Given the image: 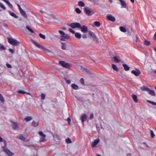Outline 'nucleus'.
I'll return each instance as SVG.
<instances>
[{
  "label": "nucleus",
  "instance_id": "obj_49",
  "mask_svg": "<svg viewBox=\"0 0 156 156\" xmlns=\"http://www.w3.org/2000/svg\"><path fill=\"white\" fill-rule=\"evenodd\" d=\"M135 38H136V40H135V43L136 44L138 41L139 38H138V37L137 36V35H136Z\"/></svg>",
  "mask_w": 156,
  "mask_h": 156
},
{
  "label": "nucleus",
  "instance_id": "obj_29",
  "mask_svg": "<svg viewBox=\"0 0 156 156\" xmlns=\"http://www.w3.org/2000/svg\"><path fill=\"white\" fill-rule=\"evenodd\" d=\"M119 1L121 3L122 5L123 6V7L126 8V7L127 6L126 3L122 0H120Z\"/></svg>",
  "mask_w": 156,
  "mask_h": 156
},
{
  "label": "nucleus",
  "instance_id": "obj_32",
  "mask_svg": "<svg viewBox=\"0 0 156 156\" xmlns=\"http://www.w3.org/2000/svg\"><path fill=\"white\" fill-rule=\"evenodd\" d=\"M113 59L114 61L117 62L119 63L120 62V59L118 58L116 56H114L113 57Z\"/></svg>",
  "mask_w": 156,
  "mask_h": 156
},
{
  "label": "nucleus",
  "instance_id": "obj_54",
  "mask_svg": "<svg viewBox=\"0 0 156 156\" xmlns=\"http://www.w3.org/2000/svg\"><path fill=\"white\" fill-rule=\"evenodd\" d=\"M17 6H18V7L19 8V10H20L21 9H22L21 8V7L20 6V5L18 4H17Z\"/></svg>",
  "mask_w": 156,
  "mask_h": 156
},
{
  "label": "nucleus",
  "instance_id": "obj_14",
  "mask_svg": "<svg viewBox=\"0 0 156 156\" xmlns=\"http://www.w3.org/2000/svg\"><path fill=\"white\" fill-rule=\"evenodd\" d=\"M100 140L99 139H98L95 140L93 142H92L91 143V147L93 148L94 147H96V145L99 142Z\"/></svg>",
  "mask_w": 156,
  "mask_h": 156
},
{
  "label": "nucleus",
  "instance_id": "obj_45",
  "mask_svg": "<svg viewBox=\"0 0 156 156\" xmlns=\"http://www.w3.org/2000/svg\"><path fill=\"white\" fill-rule=\"evenodd\" d=\"M6 49L3 45H1L0 47V50H5Z\"/></svg>",
  "mask_w": 156,
  "mask_h": 156
},
{
  "label": "nucleus",
  "instance_id": "obj_36",
  "mask_svg": "<svg viewBox=\"0 0 156 156\" xmlns=\"http://www.w3.org/2000/svg\"><path fill=\"white\" fill-rule=\"evenodd\" d=\"M144 44L148 46L151 44V42L147 40H145Z\"/></svg>",
  "mask_w": 156,
  "mask_h": 156
},
{
  "label": "nucleus",
  "instance_id": "obj_16",
  "mask_svg": "<svg viewBox=\"0 0 156 156\" xmlns=\"http://www.w3.org/2000/svg\"><path fill=\"white\" fill-rule=\"evenodd\" d=\"M12 127L14 130L17 129L18 127V125L17 123L15 122H12Z\"/></svg>",
  "mask_w": 156,
  "mask_h": 156
},
{
  "label": "nucleus",
  "instance_id": "obj_47",
  "mask_svg": "<svg viewBox=\"0 0 156 156\" xmlns=\"http://www.w3.org/2000/svg\"><path fill=\"white\" fill-rule=\"evenodd\" d=\"M80 82L81 83V84H82L83 85L84 84V79L83 78H81L80 80Z\"/></svg>",
  "mask_w": 156,
  "mask_h": 156
},
{
  "label": "nucleus",
  "instance_id": "obj_17",
  "mask_svg": "<svg viewBox=\"0 0 156 156\" xmlns=\"http://www.w3.org/2000/svg\"><path fill=\"white\" fill-rule=\"evenodd\" d=\"M148 93L149 94L152 96H155L156 95L154 91V90H151L150 89H149L148 91Z\"/></svg>",
  "mask_w": 156,
  "mask_h": 156
},
{
  "label": "nucleus",
  "instance_id": "obj_20",
  "mask_svg": "<svg viewBox=\"0 0 156 156\" xmlns=\"http://www.w3.org/2000/svg\"><path fill=\"white\" fill-rule=\"evenodd\" d=\"M9 12L10 15L11 16H12L13 17L15 18H18V16L16 15L14 12H12L10 11H9Z\"/></svg>",
  "mask_w": 156,
  "mask_h": 156
},
{
  "label": "nucleus",
  "instance_id": "obj_10",
  "mask_svg": "<svg viewBox=\"0 0 156 156\" xmlns=\"http://www.w3.org/2000/svg\"><path fill=\"white\" fill-rule=\"evenodd\" d=\"M3 149L4 152H5L7 155L9 156H12L13 155L14 153L11 152L7 148H6L4 147H3Z\"/></svg>",
  "mask_w": 156,
  "mask_h": 156
},
{
  "label": "nucleus",
  "instance_id": "obj_25",
  "mask_svg": "<svg viewBox=\"0 0 156 156\" xmlns=\"http://www.w3.org/2000/svg\"><path fill=\"white\" fill-rule=\"evenodd\" d=\"M140 89L143 91H147L148 92L149 88L145 86H143L141 87Z\"/></svg>",
  "mask_w": 156,
  "mask_h": 156
},
{
  "label": "nucleus",
  "instance_id": "obj_38",
  "mask_svg": "<svg viewBox=\"0 0 156 156\" xmlns=\"http://www.w3.org/2000/svg\"><path fill=\"white\" fill-rule=\"evenodd\" d=\"M66 142L67 144L71 143L72 142L71 140L69 138H68L66 139Z\"/></svg>",
  "mask_w": 156,
  "mask_h": 156
},
{
  "label": "nucleus",
  "instance_id": "obj_48",
  "mask_svg": "<svg viewBox=\"0 0 156 156\" xmlns=\"http://www.w3.org/2000/svg\"><path fill=\"white\" fill-rule=\"evenodd\" d=\"M64 79L67 84H69L71 83V81L70 80H67L66 78H64Z\"/></svg>",
  "mask_w": 156,
  "mask_h": 156
},
{
  "label": "nucleus",
  "instance_id": "obj_1",
  "mask_svg": "<svg viewBox=\"0 0 156 156\" xmlns=\"http://www.w3.org/2000/svg\"><path fill=\"white\" fill-rule=\"evenodd\" d=\"M9 43L13 46H16L18 45L20 42L15 39L11 38H7Z\"/></svg>",
  "mask_w": 156,
  "mask_h": 156
},
{
  "label": "nucleus",
  "instance_id": "obj_56",
  "mask_svg": "<svg viewBox=\"0 0 156 156\" xmlns=\"http://www.w3.org/2000/svg\"><path fill=\"white\" fill-rule=\"evenodd\" d=\"M65 38H64L62 37H60V40H61L62 41H65Z\"/></svg>",
  "mask_w": 156,
  "mask_h": 156
},
{
  "label": "nucleus",
  "instance_id": "obj_12",
  "mask_svg": "<svg viewBox=\"0 0 156 156\" xmlns=\"http://www.w3.org/2000/svg\"><path fill=\"white\" fill-rule=\"evenodd\" d=\"M107 18L109 20L114 22L115 20V18L111 14H108L106 16Z\"/></svg>",
  "mask_w": 156,
  "mask_h": 156
},
{
  "label": "nucleus",
  "instance_id": "obj_22",
  "mask_svg": "<svg viewBox=\"0 0 156 156\" xmlns=\"http://www.w3.org/2000/svg\"><path fill=\"white\" fill-rule=\"evenodd\" d=\"M17 92L18 93H20V94H29V95H30V93H28V92H26L25 91H23V90H18Z\"/></svg>",
  "mask_w": 156,
  "mask_h": 156
},
{
  "label": "nucleus",
  "instance_id": "obj_27",
  "mask_svg": "<svg viewBox=\"0 0 156 156\" xmlns=\"http://www.w3.org/2000/svg\"><path fill=\"white\" fill-rule=\"evenodd\" d=\"M39 123L38 122H36L34 120H33L32 122V125L36 127L38 125Z\"/></svg>",
  "mask_w": 156,
  "mask_h": 156
},
{
  "label": "nucleus",
  "instance_id": "obj_30",
  "mask_svg": "<svg viewBox=\"0 0 156 156\" xmlns=\"http://www.w3.org/2000/svg\"><path fill=\"white\" fill-rule=\"evenodd\" d=\"M71 87L73 88L75 90H77L79 89V87L75 84H72L71 85Z\"/></svg>",
  "mask_w": 156,
  "mask_h": 156
},
{
  "label": "nucleus",
  "instance_id": "obj_55",
  "mask_svg": "<svg viewBox=\"0 0 156 156\" xmlns=\"http://www.w3.org/2000/svg\"><path fill=\"white\" fill-rule=\"evenodd\" d=\"M94 117V115L93 114H91L90 117V119H92Z\"/></svg>",
  "mask_w": 156,
  "mask_h": 156
},
{
  "label": "nucleus",
  "instance_id": "obj_37",
  "mask_svg": "<svg viewBox=\"0 0 156 156\" xmlns=\"http://www.w3.org/2000/svg\"><path fill=\"white\" fill-rule=\"evenodd\" d=\"M0 101L3 103L5 102V100L4 97L0 93Z\"/></svg>",
  "mask_w": 156,
  "mask_h": 156
},
{
  "label": "nucleus",
  "instance_id": "obj_40",
  "mask_svg": "<svg viewBox=\"0 0 156 156\" xmlns=\"http://www.w3.org/2000/svg\"><path fill=\"white\" fill-rule=\"evenodd\" d=\"M26 28L31 33H34V31L28 26H26Z\"/></svg>",
  "mask_w": 156,
  "mask_h": 156
},
{
  "label": "nucleus",
  "instance_id": "obj_46",
  "mask_svg": "<svg viewBox=\"0 0 156 156\" xmlns=\"http://www.w3.org/2000/svg\"><path fill=\"white\" fill-rule=\"evenodd\" d=\"M68 30L71 33H72V34H75V32L71 28H69L68 29Z\"/></svg>",
  "mask_w": 156,
  "mask_h": 156
},
{
  "label": "nucleus",
  "instance_id": "obj_61",
  "mask_svg": "<svg viewBox=\"0 0 156 156\" xmlns=\"http://www.w3.org/2000/svg\"><path fill=\"white\" fill-rule=\"evenodd\" d=\"M127 155L128 156H131V154H130V153H129V154H128Z\"/></svg>",
  "mask_w": 156,
  "mask_h": 156
},
{
  "label": "nucleus",
  "instance_id": "obj_64",
  "mask_svg": "<svg viewBox=\"0 0 156 156\" xmlns=\"http://www.w3.org/2000/svg\"><path fill=\"white\" fill-rule=\"evenodd\" d=\"M97 156H101V155H100V154H98V155H97Z\"/></svg>",
  "mask_w": 156,
  "mask_h": 156
},
{
  "label": "nucleus",
  "instance_id": "obj_24",
  "mask_svg": "<svg viewBox=\"0 0 156 156\" xmlns=\"http://www.w3.org/2000/svg\"><path fill=\"white\" fill-rule=\"evenodd\" d=\"M122 66L125 70L127 71L129 70V68L126 64H124L122 65Z\"/></svg>",
  "mask_w": 156,
  "mask_h": 156
},
{
  "label": "nucleus",
  "instance_id": "obj_34",
  "mask_svg": "<svg viewBox=\"0 0 156 156\" xmlns=\"http://www.w3.org/2000/svg\"><path fill=\"white\" fill-rule=\"evenodd\" d=\"M94 25L97 27H99L101 25V23L99 21H95L94 23Z\"/></svg>",
  "mask_w": 156,
  "mask_h": 156
},
{
  "label": "nucleus",
  "instance_id": "obj_9",
  "mask_svg": "<svg viewBox=\"0 0 156 156\" xmlns=\"http://www.w3.org/2000/svg\"><path fill=\"white\" fill-rule=\"evenodd\" d=\"M79 29L81 30V31L83 33H85L88 32V29L87 27L85 25H83L81 26L80 25V27Z\"/></svg>",
  "mask_w": 156,
  "mask_h": 156
},
{
  "label": "nucleus",
  "instance_id": "obj_41",
  "mask_svg": "<svg viewBox=\"0 0 156 156\" xmlns=\"http://www.w3.org/2000/svg\"><path fill=\"white\" fill-rule=\"evenodd\" d=\"M76 12L78 14L80 13H81V11L80 9L78 8H76L75 9V10Z\"/></svg>",
  "mask_w": 156,
  "mask_h": 156
},
{
  "label": "nucleus",
  "instance_id": "obj_7",
  "mask_svg": "<svg viewBox=\"0 0 156 156\" xmlns=\"http://www.w3.org/2000/svg\"><path fill=\"white\" fill-rule=\"evenodd\" d=\"M59 34L61 35V37H62L66 39H69L70 37L67 34H66L62 30H59L58 31Z\"/></svg>",
  "mask_w": 156,
  "mask_h": 156
},
{
  "label": "nucleus",
  "instance_id": "obj_42",
  "mask_svg": "<svg viewBox=\"0 0 156 156\" xmlns=\"http://www.w3.org/2000/svg\"><path fill=\"white\" fill-rule=\"evenodd\" d=\"M147 101L148 102L152 104L153 105H156V103L155 102H153V101H150L149 100H147Z\"/></svg>",
  "mask_w": 156,
  "mask_h": 156
},
{
  "label": "nucleus",
  "instance_id": "obj_59",
  "mask_svg": "<svg viewBox=\"0 0 156 156\" xmlns=\"http://www.w3.org/2000/svg\"><path fill=\"white\" fill-rule=\"evenodd\" d=\"M154 38L155 40H156V32H155V34H154Z\"/></svg>",
  "mask_w": 156,
  "mask_h": 156
},
{
  "label": "nucleus",
  "instance_id": "obj_39",
  "mask_svg": "<svg viewBox=\"0 0 156 156\" xmlns=\"http://www.w3.org/2000/svg\"><path fill=\"white\" fill-rule=\"evenodd\" d=\"M0 7L4 10L6 9L5 6L2 3H0Z\"/></svg>",
  "mask_w": 156,
  "mask_h": 156
},
{
  "label": "nucleus",
  "instance_id": "obj_26",
  "mask_svg": "<svg viewBox=\"0 0 156 156\" xmlns=\"http://www.w3.org/2000/svg\"><path fill=\"white\" fill-rule=\"evenodd\" d=\"M17 138L21 140L25 141L26 140V138L24 137L22 135H20L17 136Z\"/></svg>",
  "mask_w": 156,
  "mask_h": 156
},
{
  "label": "nucleus",
  "instance_id": "obj_62",
  "mask_svg": "<svg viewBox=\"0 0 156 156\" xmlns=\"http://www.w3.org/2000/svg\"><path fill=\"white\" fill-rule=\"evenodd\" d=\"M130 1L132 3H133L134 1V0H130Z\"/></svg>",
  "mask_w": 156,
  "mask_h": 156
},
{
  "label": "nucleus",
  "instance_id": "obj_28",
  "mask_svg": "<svg viewBox=\"0 0 156 156\" xmlns=\"http://www.w3.org/2000/svg\"><path fill=\"white\" fill-rule=\"evenodd\" d=\"M32 119V117L31 116H27L24 118V120L27 122L30 121Z\"/></svg>",
  "mask_w": 156,
  "mask_h": 156
},
{
  "label": "nucleus",
  "instance_id": "obj_51",
  "mask_svg": "<svg viewBox=\"0 0 156 156\" xmlns=\"http://www.w3.org/2000/svg\"><path fill=\"white\" fill-rule=\"evenodd\" d=\"M9 51L10 52H11L12 53H14L15 50L13 49L10 48L9 49Z\"/></svg>",
  "mask_w": 156,
  "mask_h": 156
},
{
  "label": "nucleus",
  "instance_id": "obj_23",
  "mask_svg": "<svg viewBox=\"0 0 156 156\" xmlns=\"http://www.w3.org/2000/svg\"><path fill=\"white\" fill-rule=\"evenodd\" d=\"M61 43L62 44L61 48L63 50H66V44L63 42H61Z\"/></svg>",
  "mask_w": 156,
  "mask_h": 156
},
{
  "label": "nucleus",
  "instance_id": "obj_4",
  "mask_svg": "<svg viewBox=\"0 0 156 156\" xmlns=\"http://www.w3.org/2000/svg\"><path fill=\"white\" fill-rule=\"evenodd\" d=\"M34 44L38 48L41 49L45 52H51V51H50L49 50L44 47L40 45L36 42H34Z\"/></svg>",
  "mask_w": 156,
  "mask_h": 156
},
{
  "label": "nucleus",
  "instance_id": "obj_35",
  "mask_svg": "<svg viewBox=\"0 0 156 156\" xmlns=\"http://www.w3.org/2000/svg\"><path fill=\"white\" fill-rule=\"evenodd\" d=\"M112 67L113 69L114 70H115L116 71L118 72L119 71V70L118 69V68H117V67L116 66L113 64H112Z\"/></svg>",
  "mask_w": 156,
  "mask_h": 156
},
{
  "label": "nucleus",
  "instance_id": "obj_15",
  "mask_svg": "<svg viewBox=\"0 0 156 156\" xmlns=\"http://www.w3.org/2000/svg\"><path fill=\"white\" fill-rule=\"evenodd\" d=\"M131 73L135 75L136 76H138L140 74L141 72L139 69L137 70V71L133 70L131 71Z\"/></svg>",
  "mask_w": 156,
  "mask_h": 156
},
{
  "label": "nucleus",
  "instance_id": "obj_18",
  "mask_svg": "<svg viewBox=\"0 0 156 156\" xmlns=\"http://www.w3.org/2000/svg\"><path fill=\"white\" fill-rule=\"evenodd\" d=\"M20 13L22 16L26 18L27 17V16L25 12L22 9L20 10Z\"/></svg>",
  "mask_w": 156,
  "mask_h": 156
},
{
  "label": "nucleus",
  "instance_id": "obj_2",
  "mask_svg": "<svg viewBox=\"0 0 156 156\" xmlns=\"http://www.w3.org/2000/svg\"><path fill=\"white\" fill-rule=\"evenodd\" d=\"M84 10L85 13L88 16L92 15L94 13L93 9H91L87 7H85Z\"/></svg>",
  "mask_w": 156,
  "mask_h": 156
},
{
  "label": "nucleus",
  "instance_id": "obj_52",
  "mask_svg": "<svg viewBox=\"0 0 156 156\" xmlns=\"http://www.w3.org/2000/svg\"><path fill=\"white\" fill-rule=\"evenodd\" d=\"M6 66L9 68H12V66L9 64L6 63Z\"/></svg>",
  "mask_w": 156,
  "mask_h": 156
},
{
  "label": "nucleus",
  "instance_id": "obj_43",
  "mask_svg": "<svg viewBox=\"0 0 156 156\" xmlns=\"http://www.w3.org/2000/svg\"><path fill=\"white\" fill-rule=\"evenodd\" d=\"M151 137L152 138H154L155 136V135L154 134L153 131L151 130Z\"/></svg>",
  "mask_w": 156,
  "mask_h": 156
},
{
  "label": "nucleus",
  "instance_id": "obj_31",
  "mask_svg": "<svg viewBox=\"0 0 156 156\" xmlns=\"http://www.w3.org/2000/svg\"><path fill=\"white\" fill-rule=\"evenodd\" d=\"M75 37L78 39H80L81 37V34L79 33H75Z\"/></svg>",
  "mask_w": 156,
  "mask_h": 156
},
{
  "label": "nucleus",
  "instance_id": "obj_33",
  "mask_svg": "<svg viewBox=\"0 0 156 156\" xmlns=\"http://www.w3.org/2000/svg\"><path fill=\"white\" fill-rule=\"evenodd\" d=\"M119 29L122 32H126L127 31L126 28L125 27L122 26L120 27H119Z\"/></svg>",
  "mask_w": 156,
  "mask_h": 156
},
{
  "label": "nucleus",
  "instance_id": "obj_60",
  "mask_svg": "<svg viewBox=\"0 0 156 156\" xmlns=\"http://www.w3.org/2000/svg\"><path fill=\"white\" fill-rule=\"evenodd\" d=\"M4 144H5V147H6V142L4 140Z\"/></svg>",
  "mask_w": 156,
  "mask_h": 156
},
{
  "label": "nucleus",
  "instance_id": "obj_44",
  "mask_svg": "<svg viewBox=\"0 0 156 156\" xmlns=\"http://www.w3.org/2000/svg\"><path fill=\"white\" fill-rule=\"evenodd\" d=\"M39 36L41 38L43 39H45L46 38V37H45V35H43V34H41V33L40 34H39Z\"/></svg>",
  "mask_w": 156,
  "mask_h": 156
},
{
  "label": "nucleus",
  "instance_id": "obj_13",
  "mask_svg": "<svg viewBox=\"0 0 156 156\" xmlns=\"http://www.w3.org/2000/svg\"><path fill=\"white\" fill-rule=\"evenodd\" d=\"M87 116L86 114H82L80 117V119L83 123L84 122L87 120Z\"/></svg>",
  "mask_w": 156,
  "mask_h": 156
},
{
  "label": "nucleus",
  "instance_id": "obj_5",
  "mask_svg": "<svg viewBox=\"0 0 156 156\" xmlns=\"http://www.w3.org/2000/svg\"><path fill=\"white\" fill-rule=\"evenodd\" d=\"M68 25L73 28H77L79 29L80 27V24L79 23H73L68 24Z\"/></svg>",
  "mask_w": 156,
  "mask_h": 156
},
{
  "label": "nucleus",
  "instance_id": "obj_8",
  "mask_svg": "<svg viewBox=\"0 0 156 156\" xmlns=\"http://www.w3.org/2000/svg\"><path fill=\"white\" fill-rule=\"evenodd\" d=\"M89 34L93 38V40L94 41H96L97 43L98 42V38L97 37L95 34L92 31H89Z\"/></svg>",
  "mask_w": 156,
  "mask_h": 156
},
{
  "label": "nucleus",
  "instance_id": "obj_6",
  "mask_svg": "<svg viewBox=\"0 0 156 156\" xmlns=\"http://www.w3.org/2000/svg\"><path fill=\"white\" fill-rule=\"evenodd\" d=\"M59 63L62 67L66 68H69L70 66V65L69 63H66L64 61H60L59 62Z\"/></svg>",
  "mask_w": 156,
  "mask_h": 156
},
{
  "label": "nucleus",
  "instance_id": "obj_63",
  "mask_svg": "<svg viewBox=\"0 0 156 156\" xmlns=\"http://www.w3.org/2000/svg\"><path fill=\"white\" fill-rule=\"evenodd\" d=\"M110 2V3H112V0H108Z\"/></svg>",
  "mask_w": 156,
  "mask_h": 156
},
{
  "label": "nucleus",
  "instance_id": "obj_57",
  "mask_svg": "<svg viewBox=\"0 0 156 156\" xmlns=\"http://www.w3.org/2000/svg\"><path fill=\"white\" fill-rule=\"evenodd\" d=\"M83 37L84 38H87V37L86 35L85 34H83Z\"/></svg>",
  "mask_w": 156,
  "mask_h": 156
},
{
  "label": "nucleus",
  "instance_id": "obj_21",
  "mask_svg": "<svg viewBox=\"0 0 156 156\" xmlns=\"http://www.w3.org/2000/svg\"><path fill=\"white\" fill-rule=\"evenodd\" d=\"M78 5L82 7H83L85 6V3L82 1H79L78 3Z\"/></svg>",
  "mask_w": 156,
  "mask_h": 156
},
{
  "label": "nucleus",
  "instance_id": "obj_3",
  "mask_svg": "<svg viewBox=\"0 0 156 156\" xmlns=\"http://www.w3.org/2000/svg\"><path fill=\"white\" fill-rule=\"evenodd\" d=\"M38 134L41 136L39 140V142H44L46 141L45 137H46V135L44 134L42 131H40L38 132Z\"/></svg>",
  "mask_w": 156,
  "mask_h": 156
},
{
  "label": "nucleus",
  "instance_id": "obj_19",
  "mask_svg": "<svg viewBox=\"0 0 156 156\" xmlns=\"http://www.w3.org/2000/svg\"><path fill=\"white\" fill-rule=\"evenodd\" d=\"M131 97H132V98H133V101H134L135 102H136V103L138 102V99L137 98V96L136 95H135L134 94H133L132 95Z\"/></svg>",
  "mask_w": 156,
  "mask_h": 156
},
{
  "label": "nucleus",
  "instance_id": "obj_53",
  "mask_svg": "<svg viewBox=\"0 0 156 156\" xmlns=\"http://www.w3.org/2000/svg\"><path fill=\"white\" fill-rule=\"evenodd\" d=\"M67 120L69 124H70L71 122V119L69 118H68L67 119Z\"/></svg>",
  "mask_w": 156,
  "mask_h": 156
},
{
  "label": "nucleus",
  "instance_id": "obj_58",
  "mask_svg": "<svg viewBox=\"0 0 156 156\" xmlns=\"http://www.w3.org/2000/svg\"><path fill=\"white\" fill-rule=\"evenodd\" d=\"M3 141V139L0 136V142H2Z\"/></svg>",
  "mask_w": 156,
  "mask_h": 156
},
{
  "label": "nucleus",
  "instance_id": "obj_11",
  "mask_svg": "<svg viewBox=\"0 0 156 156\" xmlns=\"http://www.w3.org/2000/svg\"><path fill=\"white\" fill-rule=\"evenodd\" d=\"M80 69L83 72L87 73V74H91V73L87 69L84 67L83 66H80Z\"/></svg>",
  "mask_w": 156,
  "mask_h": 156
},
{
  "label": "nucleus",
  "instance_id": "obj_50",
  "mask_svg": "<svg viewBox=\"0 0 156 156\" xmlns=\"http://www.w3.org/2000/svg\"><path fill=\"white\" fill-rule=\"evenodd\" d=\"M45 98V95L44 94H42L41 95V99L42 100H44Z\"/></svg>",
  "mask_w": 156,
  "mask_h": 156
}]
</instances>
